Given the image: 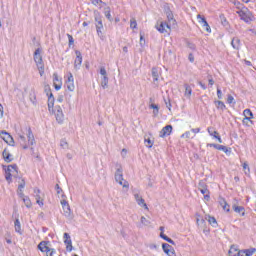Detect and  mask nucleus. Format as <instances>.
<instances>
[{"label":"nucleus","instance_id":"obj_7","mask_svg":"<svg viewBox=\"0 0 256 256\" xmlns=\"http://www.w3.org/2000/svg\"><path fill=\"white\" fill-rule=\"evenodd\" d=\"M60 203H61L62 209L64 211V217H66V219H68L69 221H72V219H74L75 215L71 211V206H69V202H67V200H65V199H62L60 201Z\"/></svg>","mask_w":256,"mask_h":256},{"label":"nucleus","instance_id":"obj_23","mask_svg":"<svg viewBox=\"0 0 256 256\" xmlns=\"http://www.w3.org/2000/svg\"><path fill=\"white\" fill-rule=\"evenodd\" d=\"M55 105V97L53 96V93H50L48 97V111H53V107Z\"/></svg>","mask_w":256,"mask_h":256},{"label":"nucleus","instance_id":"obj_30","mask_svg":"<svg viewBox=\"0 0 256 256\" xmlns=\"http://www.w3.org/2000/svg\"><path fill=\"white\" fill-rule=\"evenodd\" d=\"M160 237L161 239H164V241H167V243L175 245V241H173V239L169 238V236L165 235L163 232L160 233Z\"/></svg>","mask_w":256,"mask_h":256},{"label":"nucleus","instance_id":"obj_8","mask_svg":"<svg viewBox=\"0 0 256 256\" xmlns=\"http://www.w3.org/2000/svg\"><path fill=\"white\" fill-rule=\"evenodd\" d=\"M164 13L167 16L168 24L177 25V20H175V18L173 16V11H171V8L169 7V4L164 5Z\"/></svg>","mask_w":256,"mask_h":256},{"label":"nucleus","instance_id":"obj_51","mask_svg":"<svg viewBox=\"0 0 256 256\" xmlns=\"http://www.w3.org/2000/svg\"><path fill=\"white\" fill-rule=\"evenodd\" d=\"M46 256H57V250L52 248L49 252L46 253Z\"/></svg>","mask_w":256,"mask_h":256},{"label":"nucleus","instance_id":"obj_10","mask_svg":"<svg viewBox=\"0 0 256 256\" xmlns=\"http://www.w3.org/2000/svg\"><path fill=\"white\" fill-rule=\"evenodd\" d=\"M53 111L56 121L58 123H63V121H65V114H63V109L61 108V106H55V109Z\"/></svg>","mask_w":256,"mask_h":256},{"label":"nucleus","instance_id":"obj_57","mask_svg":"<svg viewBox=\"0 0 256 256\" xmlns=\"http://www.w3.org/2000/svg\"><path fill=\"white\" fill-rule=\"evenodd\" d=\"M233 101H235V98L231 94H229L227 98V103L231 105Z\"/></svg>","mask_w":256,"mask_h":256},{"label":"nucleus","instance_id":"obj_64","mask_svg":"<svg viewBox=\"0 0 256 256\" xmlns=\"http://www.w3.org/2000/svg\"><path fill=\"white\" fill-rule=\"evenodd\" d=\"M222 208H223L224 211H227V213H229L230 208H229V204H227V202H226L225 205L222 206Z\"/></svg>","mask_w":256,"mask_h":256},{"label":"nucleus","instance_id":"obj_21","mask_svg":"<svg viewBox=\"0 0 256 256\" xmlns=\"http://www.w3.org/2000/svg\"><path fill=\"white\" fill-rule=\"evenodd\" d=\"M2 157L6 163H11V161H13V155L9 153V150H7V148H5L2 152Z\"/></svg>","mask_w":256,"mask_h":256},{"label":"nucleus","instance_id":"obj_62","mask_svg":"<svg viewBox=\"0 0 256 256\" xmlns=\"http://www.w3.org/2000/svg\"><path fill=\"white\" fill-rule=\"evenodd\" d=\"M188 59H189L190 63H194V61H195V56H193V54L190 53L189 56H188Z\"/></svg>","mask_w":256,"mask_h":256},{"label":"nucleus","instance_id":"obj_43","mask_svg":"<svg viewBox=\"0 0 256 256\" xmlns=\"http://www.w3.org/2000/svg\"><path fill=\"white\" fill-rule=\"evenodd\" d=\"M243 169H244V173L245 175H249V173H251V168H249V164H247V162H244V164L242 165Z\"/></svg>","mask_w":256,"mask_h":256},{"label":"nucleus","instance_id":"obj_52","mask_svg":"<svg viewBox=\"0 0 256 256\" xmlns=\"http://www.w3.org/2000/svg\"><path fill=\"white\" fill-rule=\"evenodd\" d=\"M182 139H191V132L186 131L184 134L181 135Z\"/></svg>","mask_w":256,"mask_h":256},{"label":"nucleus","instance_id":"obj_2","mask_svg":"<svg viewBox=\"0 0 256 256\" xmlns=\"http://www.w3.org/2000/svg\"><path fill=\"white\" fill-rule=\"evenodd\" d=\"M237 9H240L237 11V14L239 15L240 19L244 21L245 23H250L251 21V11L243 4L237 3Z\"/></svg>","mask_w":256,"mask_h":256},{"label":"nucleus","instance_id":"obj_58","mask_svg":"<svg viewBox=\"0 0 256 256\" xmlns=\"http://www.w3.org/2000/svg\"><path fill=\"white\" fill-rule=\"evenodd\" d=\"M217 97L218 99H223V92H221V89L217 88Z\"/></svg>","mask_w":256,"mask_h":256},{"label":"nucleus","instance_id":"obj_25","mask_svg":"<svg viewBox=\"0 0 256 256\" xmlns=\"http://www.w3.org/2000/svg\"><path fill=\"white\" fill-rule=\"evenodd\" d=\"M233 211H235V213H240L241 217H245V207L243 206H237V205H233L232 206Z\"/></svg>","mask_w":256,"mask_h":256},{"label":"nucleus","instance_id":"obj_12","mask_svg":"<svg viewBox=\"0 0 256 256\" xmlns=\"http://www.w3.org/2000/svg\"><path fill=\"white\" fill-rule=\"evenodd\" d=\"M75 61H74V69L75 71H79L81 69V64L83 63V56L81 55V51L76 50L75 51Z\"/></svg>","mask_w":256,"mask_h":256},{"label":"nucleus","instance_id":"obj_28","mask_svg":"<svg viewBox=\"0 0 256 256\" xmlns=\"http://www.w3.org/2000/svg\"><path fill=\"white\" fill-rule=\"evenodd\" d=\"M199 191L202 193V195H204L205 201H209V199H211L210 192H209L208 188H203Z\"/></svg>","mask_w":256,"mask_h":256},{"label":"nucleus","instance_id":"obj_56","mask_svg":"<svg viewBox=\"0 0 256 256\" xmlns=\"http://www.w3.org/2000/svg\"><path fill=\"white\" fill-rule=\"evenodd\" d=\"M44 91H45L47 97H49L51 95V93H53V92H51V88L49 86H45Z\"/></svg>","mask_w":256,"mask_h":256},{"label":"nucleus","instance_id":"obj_5","mask_svg":"<svg viewBox=\"0 0 256 256\" xmlns=\"http://www.w3.org/2000/svg\"><path fill=\"white\" fill-rule=\"evenodd\" d=\"M114 177H115L116 183H119V185H122L124 189H129V182L123 179V168L121 166H119L116 169Z\"/></svg>","mask_w":256,"mask_h":256},{"label":"nucleus","instance_id":"obj_33","mask_svg":"<svg viewBox=\"0 0 256 256\" xmlns=\"http://www.w3.org/2000/svg\"><path fill=\"white\" fill-rule=\"evenodd\" d=\"M207 131L211 137H214V139L217 137V135H219V132H217L213 127H208Z\"/></svg>","mask_w":256,"mask_h":256},{"label":"nucleus","instance_id":"obj_31","mask_svg":"<svg viewBox=\"0 0 256 256\" xmlns=\"http://www.w3.org/2000/svg\"><path fill=\"white\" fill-rule=\"evenodd\" d=\"M104 15L108 21H113V18L111 17V8L110 7H106L104 9Z\"/></svg>","mask_w":256,"mask_h":256},{"label":"nucleus","instance_id":"obj_49","mask_svg":"<svg viewBox=\"0 0 256 256\" xmlns=\"http://www.w3.org/2000/svg\"><path fill=\"white\" fill-rule=\"evenodd\" d=\"M144 141H145V143H147L146 147H148L149 149H151V147H153V141H151L150 138H145Z\"/></svg>","mask_w":256,"mask_h":256},{"label":"nucleus","instance_id":"obj_45","mask_svg":"<svg viewBox=\"0 0 256 256\" xmlns=\"http://www.w3.org/2000/svg\"><path fill=\"white\" fill-rule=\"evenodd\" d=\"M55 189H56L57 195H60L61 197H65V194H63V189L59 187V184H56Z\"/></svg>","mask_w":256,"mask_h":256},{"label":"nucleus","instance_id":"obj_60","mask_svg":"<svg viewBox=\"0 0 256 256\" xmlns=\"http://www.w3.org/2000/svg\"><path fill=\"white\" fill-rule=\"evenodd\" d=\"M61 85H63V83L62 82H60V83H54V87H55V89H56V91H59L60 89H61Z\"/></svg>","mask_w":256,"mask_h":256},{"label":"nucleus","instance_id":"obj_1","mask_svg":"<svg viewBox=\"0 0 256 256\" xmlns=\"http://www.w3.org/2000/svg\"><path fill=\"white\" fill-rule=\"evenodd\" d=\"M26 131H27L28 144L25 139V135L18 134V141L20 145L23 147V149H29V145H35V136L33 135V131H31L30 128H26Z\"/></svg>","mask_w":256,"mask_h":256},{"label":"nucleus","instance_id":"obj_17","mask_svg":"<svg viewBox=\"0 0 256 256\" xmlns=\"http://www.w3.org/2000/svg\"><path fill=\"white\" fill-rule=\"evenodd\" d=\"M173 131V126L171 125H167L164 128H162V130L159 133V137H169V135H171Z\"/></svg>","mask_w":256,"mask_h":256},{"label":"nucleus","instance_id":"obj_18","mask_svg":"<svg viewBox=\"0 0 256 256\" xmlns=\"http://www.w3.org/2000/svg\"><path fill=\"white\" fill-rule=\"evenodd\" d=\"M34 197L36 199L37 205H39L40 207H43V205H45L43 203V198L41 197V190L39 188L34 189Z\"/></svg>","mask_w":256,"mask_h":256},{"label":"nucleus","instance_id":"obj_35","mask_svg":"<svg viewBox=\"0 0 256 256\" xmlns=\"http://www.w3.org/2000/svg\"><path fill=\"white\" fill-rule=\"evenodd\" d=\"M206 219H207L208 223H210L212 225V227L217 226V219H215V217L207 216Z\"/></svg>","mask_w":256,"mask_h":256},{"label":"nucleus","instance_id":"obj_61","mask_svg":"<svg viewBox=\"0 0 256 256\" xmlns=\"http://www.w3.org/2000/svg\"><path fill=\"white\" fill-rule=\"evenodd\" d=\"M165 101V105L167 107V109H169V111H171V100H164Z\"/></svg>","mask_w":256,"mask_h":256},{"label":"nucleus","instance_id":"obj_26","mask_svg":"<svg viewBox=\"0 0 256 256\" xmlns=\"http://www.w3.org/2000/svg\"><path fill=\"white\" fill-rule=\"evenodd\" d=\"M243 115H244V119H246V121H251V119H253V112L251 111V109H245L243 111Z\"/></svg>","mask_w":256,"mask_h":256},{"label":"nucleus","instance_id":"obj_13","mask_svg":"<svg viewBox=\"0 0 256 256\" xmlns=\"http://www.w3.org/2000/svg\"><path fill=\"white\" fill-rule=\"evenodd\" d=\"M63 239L64 244L66 245V250L71 253V251H73V241L71 240L69 233H64Z\"/></svg>","mask_w":256,"mask_h":256},{"label":"nucleus","instance_id":"obj_50","mask_svg":"<svg viewBox=\"0 0 256 256\" xmlns=\"http://www.w3.org/2000/svg\"><path fill=\"white\" fill-rule=\"evenodd\" d=\"M141 223H142V225H145V226L151 225V222L149 220H147V218H145V216L141 217Z\"/></svg>","mask_w":256,"mask_h":256},{"label":"nucleus","instance_id":"obj_48","mask_svg":"<svg viewBox=\"0 0 256 256\" xmlns=\"http://www.w3.org/2000/svg\"><path fill=\"white\" fill-rule=\"evenodd\" d=\"M69 83H75V79L73 78V73L68 72L67 73V80Z\"/></svg>","mask_w":256,"mask_h":256},{"label":"nucleus","instance_id":"obj_59","mask_svg":"<svg viewBox=\"0 0 256 256\" xmlns=\"http://www.w3.org/2000/svg\"><path fill=\"white\" fill-rule=\"evenodd\" d=\"M92 5H101L103 3L102 0H91Z\"/></svg>","mask_w":256,"mask_h":256},{"label":"nucleus","instance_id":"obj_63","mask_svg":"<svg viewBox=\"0 0 256 256\" xmlns=\"http://www.w3.org/2000/svg\"><path fill=\"white\" fill-rule=\"evenodd\" d=\"M219 204L221 207H223L225 204H227V201H225L224 198H219Z\"/></svg>","mask_w":256,"mask_h":256},{"label":"nucleus","instance_id":"obj_53","mask_svg":"<svg viewBox=\"0 0 256 256\" xmlns=\"http://www.w3.org/2000/svg\"><path fill=\"white\" fill-rule=\"evenodd\" d=\"M53 83H61V80L59 79V75H57V73L53 74Z\"/></svg>","mask_w":256,"mask_h":256},{"label":"nucleus","instance_id":"obj_32","mask_svg":"<svg viewBox=\"0 0 256 256\" xmlns=\"http://www.w3.org/2000/svg\"><path fill=\"white\" fill-rule=\"evenodd\" d=\"M256 252L255 248L241 250V253H244L245 256H252Z\"/></svg>","mask_w":256,"mask_h":256},{"label":"nucleus","instance_id":"obj_55","mask_svg":"<svg viewBox=\"0 0 256 256\" xmlns=\"http://www.w3.org/2000/svg\"><path fill=\"white\" fill-rule=\"evenodd\" d=\"M202 27H204L205 31H207V33H211V26H209V23L205 22L204 25H202Z\"/></svg>","mask_w":256,"mask_h":256},{"label":"nucleus","instance_id":"obj_39","mask_svg":"<svg viewBox=\"0 0 256 256\" xmlns=\"http://www.w3.org/2000/svg\"><path fill=\"white\" fill-rule=\"evenodd\" d=\"M150 109H154V110H153V115H154L155 117H157V115H159V106H158V105H156V104H151V105H150Z\"/></svg>","mask_w":256,"mask_h":256},{"label":"nucleus","instance_id":"obj_9","mask_svg":"<svg viewBox=\"0 0 256 256\" xmlns=\"http://www.w3.org/2000/svg\"><path fill=\"white\" fill-rule=\"evenodd\" d=\"M100 75H102L101 87L107 89L109 87V77H107V70H105V67L100 68Z\"/></svg>","mask_w":256,"mask_h":256},{"label":"nucleus","instance_id":"obj_36","mask_svg":"<svg viewBox=\"0 0 256 256\" xmlns=\"http://www.w3.org/2000/svg\"><path fill=\"white\" fill-rule=\"evenodd\" d=\"M23 189H25V180H22L18 186V195H20V197H23Z\"/></svg>","mask_w":256,"mask_h":256},{"label":"nucleus","instance_id":"obj_14","mask_svg":"<svg viewBox=\"0 0 256 256\" xmlns=\"http://www.w3.org/2000/svg\"><path fill=\"white\" fill-rule=\"evenodd\" d=\"M152 78H153V85L155 87H159V77L161 76V71H159V68H152Z\"/></svg>","mask_w":256,"mask_h":256},{"label":"nucleus","instance_id":"obj_38","mask_svg":"<svg viewBox=\"0 0 256 256\" xmlns=\"http://www.w3.org/2000/svg\"><path fill=\"white\" fill-rule=\"evenodd\" d=\"M29 99L31 103H33V105H37V95L35 94V92L29 94Z\"/></svg>","mask_w":256,"mask_h":256},{"label":"nucleus","instance_id":"obj_41","mask_svg":"<svg viewBox=\"0 0 256 256\" xmlns=\"http://www.w3.org/2000/svg\"><path fill=\"white\" fill-rule=\"evenodd\" d=\"M66 87L68 91H75V82L66 81Z\"/></svg>","mask_w":256,"mask_h":256},{"label":"nucleus","instance_id":"obj_15","mask_svg":"<svg viewBox=\"0 0 256 256\" xmlns=\"http://www.w3.org/2000/svg\"><path fill=\"white\" fill-rule=\"evenodd\" d=\"M50 242L49 241H41L38 244V249L39 251H41V253H49L51 251L52 248L49 247Z\"/></svg>","mask_w":256,"mask_h":256},{"label":"nucleus","instance_id":"obj_34","mask_svg":"<svg viewBox=\"0 0 256 256\" xmlns=\"http://www.w3.org/2000/svg\"><path fill=\"white\" fill-rule=\"evenodd\" d=\"M215 105H216L217 109H220L221 111H225V109L227 108L223 101H219V100L215 101Z\"/></svg>","mask_w":256,"mask_h":256},{"label":"nucleus","instance_id":"obj_3","mask_svg":"<svg viewBox=\"0 0 256 256\" xmlns=\"http://www.w3.org/2000/svg\"><path fill=\"white\" fill-rule=\"evenodd\" d=\"M95 27L98 37L103 41L105 36L103 35V18L99 12H94Z\"/></svg>","mask_w":256,"mask_h":256},{"label":"nucleus","instance_id":"obj_6","mask_svg":"<svg viewBox=\"0 0 256 256\" xmlns=\"http://www.w3.org/2000/svg\"><path fill=\"white\" fill-rule=\"evenodd\" d=\"M18 169L17 164L8 165L7 168H5V179L8 183H11V178L17 175Z\"/></svg>","mask_w":256,"mask_h":256},{"label":"nucleus","instance_id":"obj_19","mask_svg":"<svg viewBox=\"0 0 256 256\" xmlns=\"http://www.w3.org/2000/svg\"><path fill=\"white\" fill-rule=\"evenodd\" d=\"M207 147H214V149H217L218 151H223L224 153L229 152V149H227V146H223L220 144L208 143Z\"/></svg>","mask_w":256,"mask_h":256},{"label":"nucleus","instance_id":"obj_44","mask_svg":"<svg viewBox=\"0 0 256 256\" xmlns=\"http://www.w3.org/2000/svg\"><path fill=\"white\" fill-rule=\"evenodd\" d=\"M1 135H6V137H4L3 139L6 141V143L10 140V141H13V137L10 136L9 133H7L6 131H2L1 132Z\"/></svg>","mask_w":256,"mask_h":256},{"label":"nucleus","instance_id":"obj_29","mask_svg":"<svg viewBox=\"0 0 256 256\" xmlns=\"http://www.w3.org/2000/svg\"><path fill=\"white\" fill-rule=\"evenodd\" d=\"M185 92L184 95L185 97H191V94L193 93V89H191V86L189 84H184Z\"/></svg>","mask_w":256,"mask_h":256},{"label":"nucleus","instance_id":"obj_22","mask_svg":"<svg viewBox=\"0 0 256 256\" xmlns=\"http://www.w3.org/2000/svg\"><path fill=\"white\" fill-rule=\"evenodd\" d=\"M231 45L233 49H235L236 51H239V49H241V39L237 37L232 38Z\"/></svg>","mask_w":256,"mask_h":256},{"label":"nucleus","instance_id":"obj_54","mask_svg":"<svg viewBox=\"0 0 256 256\" xmlns=\"http://www.w3.org/2000/svg\"><path fill=\"white\" fill-rule=\"evenodd\" d=\"M68 41H69V47L75 43V40L73 39V36L71 34H67Z\"/></svg>","mask_w":256,"mask_h":256},{"label":"nucleus","instance_id":"obj_4","mask_svg":"<svg viewBox=\"0 0 256 256\" xmlns=\"http://www.w3.org/2000/svg\"><path fill=\"white\" fill-rule=\"evenodd\" d=\"M34 61L38 67L41 77H43V74L45 73V65L43 64V56H41V49L39 48L34 52Z\"/></svg>","mask_w":256,"mask_h":256},{"label":"nucleus","instance_id":"obj_47","mask_svg":"<svg viewBox=\"0 0 256 256\" xmlns=\"http://www.w3.org/2000/svg\"><path fill=\"white\" fill-rule=\"evenodd\" d=\"M130 28L131 29H137V20H135V18H131V20H130Z\"/></svg>","mask_w":256,"mask_h":256},{"label":"nucleus","instance_id":"obj_20","mask_svg":"<svg viewBox=\"0 0 256 256\" xmlns=\"http://www.w3.org/2000/svg\"><path fill=\"white\" fill-rule=\"evenodd\" d=\"M134 198H135V201L138 205H140V207H145L146 209H149L147 207V203H145V199H143V197H141V195L139 194H134Z\"/></svg>","mask_w":256,"mask_h":256},{"label":"nucleus","instance_id":"obj_46","mask_svg":"<svg viewBox=\"0 0 256 256\" xmlns=\"http://www.w3.org/2000/svg\"><path fill=\"white\" fill-rule=\"evenodd\" d=\"M198 189H207V183H205L204 180H200V182L198 183Z\"/></svg>","mask_w":256,"mask_h":256},{"label":"nucleus","instance_id":"obj_40","mask_svg":"<svg viewBox=\"0 0 256 256\" xmlns=\"http://www.w3.org/2000/svg\"><path fill=\"white\" fill-rule=\"evenodd\" d=\"M60 147L62 149H69V143L67 142L66 139H61L60 140Z\"/></svg>","mask_w":256,"mask_h":256},{"label":"nucleus","instance_id":"obj_24","mask_svg":"<svg viewBox=\"0 0 256 256\" xmlns=\"http://www.w3.org/2000/svg\"><path fill=\"white\" fill-rule=\"evenodd\" d=\"M239 247L237 245H231L229 251H228V255L229 256H238L239 253Z\"/></svg>","mask_w":256,"mask_h":256},{"label":"nucleus","instance_id":"obj_27","mask_svg":"<svg viewBox=\"0 0 256 256\" xmlns=\"http://www.w3.org/2000/svg\"><path fill=\"white\" fill-rule=\"evenodd\" d=\"M23 200L24 205L29 209L31 208V199L29 198V196H25V194H23V196H20Z\"/></svg>","mask_w":256,"mask_h":256},{"label":"nucleus","instance_id":"obj_42","mask_svg":"<svg viewBox=\"0 0 256 256\" xmlns=\"http://www.w3.org/2000/svg\"><path fill=\"white\" fill-rule=\"evenodd\" d=\"M197 20H198V23H200L201 25H204L205 23H207V19H205V16H202L201 14L197 15Z\"/></svg>","mask_w":256,"mask_h":256},{"label":"nucleus","instance_id":"obj_16","mask_svg":"<svg viewBox=\"0 0 256 256\" xmlns=\"http://www.w3.org/2000/svg\"><path fill=\"white\" fill-rule=\"evenodd\" d=\"M162 249H163L164 253H166V255H168V256H177L175 254V249H173L172 246L167 243L162 244Z\"/></svg>","mask_w":256,"mask_h":256},{"label":"nucleus","instance_id":"obj_37","mask_svg":"<svg viewBox=\"0 0 256 256\" xmlns=\"http://www.w3.org/2000/svg\"><path fill=\"white\" fill-rule=\"evenodd\" d=\"M14 227H15L16 233H21V222L19 221V219L15 220Z\"/></svg>","mask_w":256,"mask_h":256},{"label":"nucleus","instance_id":"obj_11","mask_svg":"<svg viewBox=\"0 0 256 256\" xmlns=\"http://www.w3.org/2000/svg\"><path fill=\"white\" fill-rule=\"evenodd\" d=\"M156 29L159 31V33H169V31H171V24L168 22H158Z\"/></svg>","mask_w":256,"mask_h":256}]
</instances>
